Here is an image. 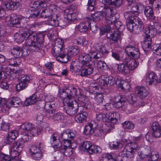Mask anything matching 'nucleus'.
Instances as JSON below:
<instances>
[{
	"instance_id": "1",
	"label": "nucleus",
	"mask_w": 161,
	"mask_h": 161,
	"mask_svg": "<svg viewBox=\"0 0 161 161\" xmlns=\"http://www.w3.org/2000/svg\"><path fill=\"white\" fill-rule=\"evenodd\" d=\"M14 37L18 42H22L25 40L26 45L30 47L29 49L32 52L40 51L44 45L45 37L44 34L40 33L37 35L31 29L21 30L20 34L15 33Z\"/></svg>"
},
{
	"instance_id": "2",
	"label": "nucleus",
	"mask_w": 161,
	"mask_h": 161,
	"mask_svg": "<svg viewBox=\"0 0 161 161\" xmlns=\"http://www.w3.org/2000/svg\"><path fill=\"white\" fill-rule=\"evenodd\" d=\"M63 44L62 42L57 44L56 43L52 48L51 53L58 61L65 63L68 62V56L64 53L63 50Z\"/></svg>"
},
{
	"instance_id": "3",
	"label": "nucleus",
	"mask_w": 161,
	"mask_h": 161,
	"mask_svg": "<svg viewBox=\"0 0 161 161\" xmlns=\"http://www.w3.org/2000/svg\"><path fill=\"white\" fill-rule=\"evenodd\" d=\"M67 103L64 105V108L66 114L72 115L76 114L78 109V104L75 99L67 101Z\"/></svg>"
},
{
	"instance_id": "4",
	"label": "nucleus",
	"mask_w": 161,
	"mask_h": 161,
	"mask_svg": "<svg viewBox=\"0 0 161 161\" xmlns=\"http://www.w3.org/2000/svg\"><path fill=\"white\" fill-rule=\"evenodd\" d=\"M127 28L131 32L134 34H138L144 29V26L143 22L140 19V20L138 22H127Z\"/></svg>"
},
{
	"instance_id": "5",
	"label": "nucleus",
	"mask_w": 161,
	"mask_h": 161,
	"mask_svg": "<svg viewBox=\"0 0 161 161\" xmlns=\"http://www.w3.org/2000/svg\"><path fill=\"white\" fill-rule=\"evenodd\" d=\"M125 51L128 56L132 58L136 59L140 57V53L138 49L132 45H129L126 46Z\"/></svg>"
},
{
	"instance_id": "6",
	"label": "nucleus",
	"mask_w": 161,
	"mask_h": 161,
	"mask_svg": "<svg viewBox=\"0 0 161 161\" xmlns=\"http://www.w3.org/2000/svg\"><path fill=\"white\" fill-rule=\"evenodd\" d=\"M74 133L69 130H66L62 133L61 137L64 142V144H66L67 146H69L70 144H72L71 141L75 136Z\"/></svg>"
},
{
	"instance_id": "7",
	"label": "nucleus",
	"mask_w": 161,
	"mask_h": 161,
	"mask_svg": "<svg viewBox=\"0 0 161 161\" xmlns=\"http://www.w3.org/2000/svg\"><path fill=\"white\" fill-rule=\"evenodd\" d=\"M79 104L86 109H91L93 108V104L90 102L85 96L80 94L78 97Z\"/></svg>"
},
{
	"instance_id": "8",
	"label": "nucleus",
	"mask_w": 161,
	"mask_h": 161,
	"mask_svg": "<svg viewBox=\"0 0 161 161\" xmlns=\"http://www.w3.org/2000/svg\"><path fill=\"white\" fill-rule=\"evenodd\" d=\"M77 96V90L75 88H73L71 90L66 89L61 94V97L67 101L70 99H74L73 97Z\"/></svg>"
},
{
	"instance_id": "9",
	"label": "nucleus",
	"mask_w": 161,
	"mask_h": 161,
	"mask_svg": "<svg viewBox=\"0 0 161 161\" xmlns=\"http://www.w3.org/2000/svg\"><path fill=\"white\" fill-rule=\"evenodd\" d=\"M30 136L29 133H27L23 135L21 138H19L15 141V148L19 147V150L20 151L22 148H23L24 146L25 142L28 141L29 139H31L29 137H31V136Z\"/></svg>"
},
{
	"instance_id": "10",
	"label": "nucleus",
	"mask_w": 161,
	"mask_h": 161,
	"mask_svg": "<svg viewBox=\"0 0 161 161\" xmlns=\"http://www.w3.org/2000/svg\"><path fill=\"white\" fill-rule=\"evenodd\" d=\"M24 50H25L26 52L25 49H23L20 47L16 46L13 47L11 49V52L14 57L19 58L22 56H25L27 55L28 54L25 52Z\"/></svg>"
},
{
	"instance_id": "11",
	"label": "nucleus",
	"mask_w": 161,
	"mask_h": 161,
	"mask_svg": "<svg viewBox=\"0 0 161 161\" xmlns=\"http://www.w3.org/2000/svg\"><path fill=\"white\" fill-rule=\"evenodd\" d=\"M45 21V24L53 26H57L58 25L59 21L61 20V17L58 14H53L51 17L48 18Z\"/></svg>"
},
{
	"instance_id": "12",
	"label": "nucleus",
	"mask_w": 161,
	"mask_h": 161,
	"mask_svg": "<svg viewBox=\"0 0 161 161\" xmlns=\"http://www.w3.org/2000/svg\"><path fill=\"white\" fill-rule=\"evenodd\" d=\"M6 21L9 22L10 26H14L17 25H19L20 23V19L18 16L14 14H12L5 17Z\"/></svg>"
},
{
	"instance_id": "13",
	"label": "nucleus",
	"mask_w": 161,
	"mask_h": 161,
	"mask_svg": "<svg viewBox=\"0 0 161 161\" xmlns=\"http://www.w3.org/2000/svg\"><path fill=\"white\" fill-rule=\"evenodd\" d=\"M136 91L137 95L142 99L146 97L149 92V88L144 86H137Z\"/></svg>"
},
{
	"instance_id": "14",
	"label": "nucleus",
	"mask_w": 161,
	"mask_h": 161,
	"mask_svg": "<svg viewBox=\"0 0 161 161\" xmlns=\"http://www.w3.org/2000/svg\"><path fill=\"white\" fill-rule=\"evenodd\" d=\"M106 36L108 39L114 42H116L118 40L121 39V32L118 31H114V33L112 31V32L107 33Z\"/></svg>"
},
{
	"instance_id": "15",
	"label": "nucleus",
	"mask_w": 161,
	"mask_h": 161,
	"mask_svg": "<svg viewBox=\"0 0 161 161\" xmlns=\"http://www.w3.org/2000/svg\"><path fill=\"white\" fill-rule=\"evenodd\" d=\"M146 76V82L149 85H155L158 82V80H157V76L154 73H147Z\"/></svg>"
},
{
	"instance_id": "16",
	"label": "nucleus",
	"mask_w": 161,
	"mask_h": 161,
	"mask_svg": "<svg viewBox=\"0 0 161 161\" xmlns=\"http://www.w3.org/2000/svg\"><path fill=\"white\" fill-rule=\"evenodd\" d=\"M118 71L124 75H128L131 71L128 63H122L118 65Z\"/></svg>"
},
{
	"instance_id": "17",
	"label": "nucleus",
	"mask_w": 161,
	"mask_h": 161,
	"mask_svg": "<svg viewBox=\"0 0 161 161\" xmlns=\"http://www.w3.org/2000/svg\"><path fill=\"white\" fill-rule=\"evenodd\" d=\"M58 134L53 133L51 135L50 138V142L54 147L56 148L59 149L60 151L62 149V147L63 146L58 139H57Z\"/></svg>"
},
{
	"instance_id": "18",
	"label": "nucleus",
	"mask_w": 161,
	"mask_h": 161,
	"mask_svg": "<svg viewBox=\"0 0 161 161\" xmlns=\"http://www.w3.org/2000/svg\"><path fill=\"white\" fill-rule=\"evenodd\" d=\"M85 68L81 70L80 75L82 76H86L92 74L94 71V65L92 64H86L84 65Z\"/></svg>"
},
{
	"instance_id": "19",
	"label": "nucleus",
	"mask_w": 161,
	"mask_h": 161,
	"mask_svg": "<svg viewBox=\"0 0 161 161\" xmlns=\"http://www.w3.org/2000/svg\"><path fill=\"white\" fill-rule=\"evenodd\" d=\"M21 129L26 130L29 133L30 136H34V132L36 131V129H35L32 124L29 122L25 123L20 126Z\"/></svg>"
},
{
	"instance_id": "20",
	"label": "nucleus",
	"mask_w": 161,
	"mask_h": 161,
	"mask_svg": "<svg viewBox=\"0 0 161 161\" xmlns=\"http://www.w3.org/2000/svg\"><path fill=\"white\" fill-rule=\"evenodd\" d=\"M50 2V0H41L40 2H34L32 7L35 9L39 8H42V9H46L49 5Z\"/></svg>"
},
{
	"instance_id": "21",
	"label": "nucleus",
	"mask_w": 161,
	"mask_h": 161,
	"mask_svg": "<svg viewBox=\"0 0 161 161\" xmlns=\"http://www.w3.org/2000/svg\"><path fill=\"white\" fill-rule=\"evenodd\" d=\"M66 145V144H64L63 146L62 147V149L60 151L61 152L64 153V154L61 153H58V155L59 156L63 155L64 154L66 156L69 157L73 153L71 148H73V147H72V144H70L69 146H67Z\"/></svg>"
},
{
	"instance_id": "22",
	"label": "nucleus",
	"mask_w": 161,
	"mask_h": 161,
	"mask_svg": "<svg viewBox=\"0 0 161 161\" xmlns=\"http://www.w3.org/2000/svg\"><path fill=\"white\" fill-rule=\"evenodd\" d=\"M124 16L125 19L128 20V22H136V20L138 22L139 20H140V18L135 16V14L130 11L125 12L124 14Z\"/></svg>"
},
{
	"instance_id": "23",
	"label": "nucleus",
	"mask_w": 161,
	"mask_h": 161,
	"mask_svg": "<svg viewBox=\"0 0 161 161\" xmlns=\"http://www.w3.org/2000/svg\"><path fill=\"white\" fill-rule=\"evenodd\" d=\"M104 5H112L116 8L121 6L123 4V0H102Z\"/></svg>"
},
{
	"instance_id": "24",
	"label": "nucleus",
	"mask_w": 161,
	"mask_h": 161,
	"mask_svg": "<svg viewBox=\"0 0 161 161\" xmlns=\"http://www.w3.org/2000/svg\"><path fill=\"white\" fill-rule=\"evenodd\" d=\"M120 114L118 113H108V122L116 124L120 119Z\"/></svg>"
},
{
	"instance_id": "25",
	"label": "nucleus",
	"mask_w": 161,
	"mask_h": 161,
	"mask_svg": "<svg viewBox=\"0 0 161 161\" xmlns=\"http://www.w3.org/2000/svg\"><path fill=\"white\" fill-rule=\"evenodd\" d=\"M144 13L148 19L152 20L155 18L153 11L150 6H147L145 7Z\"/></svg>"
},
{
	"instance_id": "26",
	"label": "nucleus",
	"mask_w": 161,
	"mask_h": 161,
	"mask_svg": "<svg viewBox=\"0 0 161 161\" xmlns=\"http://www.w3.org/2000/svg\"><path fill=\"white\" fill-rule=\"evenodd\" d=\"M91 54V55L87 53H82L80 55L79 58L83 65L89 64V62L91 61L93 56L92 54Z\"/></svg>"
},
{
	"instance_id": "27",
	"label": "nucleus",
	"mask_w": 161,
	"mask_h": 161,
	"mask_svg": "<svg viewBox=\"0 0 161 161\" xmlns=\"http://www.w3.org/2000/svg\"><path fill=\"white\" fill-rule=\"evenodd\" d=\"M2 6L4 9H7L14 10L17 8L16 3L15 1H11L9 2L3 3Z\"/></svg>"
},
{
	"instance_id": "28",
	"label": "nucleus",
	"mask_w": 161,
	"mask_h": 161,
	"mask_svg": "<svg viewBox=\"0 0 161 161\" xmlns=\"http://www.w3.org/2000/svg\"><path fill=\"white\" fill-rule=\"evenodd\" d=\"M145 33L147 37H153L157 34V30L154 26H151L146 28Z\"/></svg>"
},
{
	"instance_id": "29",
	"label": "nucleus",
	"mask_w": 161,
	"mask_h": 161,
	"mask_svg": "<svg viewBox=\"0 0 161 161\" xmlns=\"http://www.w3.org/2000/svg\"><path fill=\"white\" fill-rule=\"evenodd\" d=\"M151 127L155 136L159 137L161 135V130L158 124L156 122L153 123Z\"/></svg>"
},
{
	"instance_id": "30",
	"label": "nucleus",
	"mask_w": 161,
	"mask_h": 161,
	"mask_svg": "<svg viewBox=\"0 0 161 161\" xmlns=\"http://www.w3.org/2000/svg\"><path fill=\"white\" fill-rule=\"evenodd\" d=\"M135 152H133V150L130 149L129 146H126L122 152V154L123 155L125 158H132L134 156V154Z\"/></svg>"
},
{
	"instance_id": "31",
	"label": "nucleus",
	"mask_w": 161,
	"mask_h": 161,
	"mask_svg": "<svg viewBox=\"0 0 161 161\" xmlns=\"http://www.w3.org/2000/svg\"><path fill=\"white\" fill-rule=\"evenodd\" d=\"M39 100V98L37 97L36 94H34L25 100V104L26 106L34 104L38 101Z\"/></svg>"
},
{
	"instance_id": "32",
	"label": "nucleus",
	"mask_w": 161,
	"mask_h": 161,
	"mask_svg": "<svg viewBox=\"0 0 161 161\" xmlns=\"http://www.w3.org/2000/svg\"><path fill=\"white\" fill-rule=\"evenodd\" d=\"M9 108L10 107H17L21 104V100L17 97H14L10 98L8 101Z\"/></svg>"
},
{
	"instance_id": "33",
	"label": "nucleus",
	"mask_w": 161,
	"mask_h": 161,
	"mask_svg": "<svg viewBox=\"0 0 161 161\" xmlns=\"http://www.w3.org/2000/svg\"><path fill=\"white\" fill-rule=\"evenodd\" d=\"M15 143L14 142L13 144V146L11 149L10 155L12 158V159L16 160V159L18 160L19 159V158L17 156H19V153L22 152L23 148H22L21 151H19V147H17L15 149Z\"/></svg>"
},
{
	"instance_id": "34",
	"label": "nucleus",
	"mask_w": 161,
	"mask_h": 161,
	"mask_svg": "<svg viewBox=\"0 0 161 161\" xmlns=\"http://www.w3.org/2000/svg\"><path fill=\"white\" fill-rule=\"evenodd\" d=\"M96 49L103 56H107L109 52L106 49L104 45L101 43H97L95 45Z\"/></svg>"
},
{
	"instance_id": "35",
	"label": "nucleus",
	"mask_w": 161,
	"mask_h": 161,
	"mask_svg": "<svg viewBox=\"0 0 161 161\" xmlns=\"http://www.w3.org/2000/svg\"><path fill=\"white\" fill-rule=\"evenodd\" d=\"M99 9L102 12L103 15V17L109 16L111 15V7L106 6L105 5L100 6Z\"/></svg>"
},
{
	"instance_id": "36",
	"label": "nucleus",
	"mask_w": 161,
	"mask_h": 161,
	"mask_svg": "<svg viewBox=\"0 0 161 161\" xmlns=\"http://www.w3.org/2000/svg\"><path fill=\"white\" fill-rule=\"evenodd\" d=\"M152 40L150 37H147L144 41L143 45V49L144 51H149L151 49L152 45Z\"/></svg>"
},
{
	"instance_id": "37",
	"label": "nucleus",
	"mask_w": 161,
	"mask_h": 161,
	"mask_svg": "<svg viewBox=\"0 0 161 161\" xmlns=\"http://www.w3.org/2000/svg\"><path fill=\"white\" fill-rule=\"evenodd\" d=\"M90 23L88 21L81 23L79 25V31L81 32H85L89 29Z\"/></svg>"
},
{
	"instance_id": "38",
	"label": "nucleus",
	"mask_w": 161,
	"mask_h": 161,
	"mask_svg": "<svg viewBox=\"0 0 161 161\" xmlns=\"http://www.w3.org/2000/svg\"><path fill=\"white\" fill-rule=\"evenodd\" d=\"M68 54L69 55H76L80 51L78 47L76 46H69L68 49Z\"/></svg>"
},
{
	"instance_id": "39",
	"label": "nucleus",
	"mask_w": 161,
	"mask_h": 161,
	"mask_svg": "<svg viewBox=\"0 0 161 161\" xmlns=\"http://www.w3.org/2000/svg\"><path fill=\"white\" fill-rule=\"evenodd\" d=\"M87 115L88 114L86 112H83L76 115L75 116V119L77 122L81 123L86 119Z\"/></svg>"
},
{
	"instance_id": "40",
	"label": "nucleus",
	"mask_w": 161,
	"mask_h": 161,
	"mask_svg": "<svg viewBox=\"0 0 161 161\" xmlns=\"http://www.w3.org/2000/svg\"><path fill=\"white\" fill-rule=\"evenodd\" d=\"M118 19L119 17L117 18L116 21L113 22L114 23L112 25L115 26V28L117 31L121 32L125 29V27L124 25L122 24L121 22L118 20Z\"/></svg>"
},
{
	"instance_id": "41",
	"label": "nucleus",
	"mask_w": 161,
	"mask_h": 161,
	"mask_svg": "<svg viewBox=\"0 0 161 161\" xmlns=\"http://www.w3.org/2000/svg\"><path fill=\"white\" fill-rule=\"evenodd\" d=\"M84 132L87 135L93 134L94 132L93 124L90 123H87L85 126Z\"/></svg>"
},
{
	"instance_id": "42",
	"label": "nucleus",
	"mask_w": 161,
	"mask_h": 161,
	"mask_svg": "<svg viewBox=\"0 0 161 161\" xmlns=\"http://www.w3.org/2000/svg\"><path fill=\"white\" fill-rule=\"evenodd\" d=\"M49 109L46 110L45 112V114L47 117L55 113L57 106L54 103H51L49 105Z\"/></svg>"
},
{
	"instance_id": "43",
	"label": "nucleus",
	"mask_w": 161,
	"mask_h": 161,
	"mask_svg": "<svg viewBox=\"0 0 161 161\" xmlns=\"http://www.w3.org/2000/svg\"><path fill=\"white\" fill-rule=\"evenodd\" d=\"M119 87L122 90L125 91H129L130 88V85L128 82L124 80H121L119 83H118Z\"/></svg>"
},
{
	"instance_id": "44",
	"label": "nucleus",
	"mask_w": 161,
	"mask_h": 161,
	"mask_svg": "<svg viewBox=\"0 0 161 161\" xmlns=\"http://www.w3.org/2000/svg\"><path fill=\"white\" fill-rule=\"evenodd\" d=\"M50 120H53L54 121H58L60 120L63 118V116L62 113L58 112L55 114H51L47 116Z\"/></svg>"
},
{
	"instance_id": "45",
	"label": "nucleus",
	"mask_w": 161,
	"mask_h": 161,
	"mask_svg": "<svg viewBox=\"0 0 161 161\" xmlns=\"http://www.w3.org/2000/svg\"><path fill=\"white\" fill-rule=\"evenodd\" d=\"M0 108L2 111L8 109V101L7 102L5 99L0 97Z\"/></svg>"
},
{
	"instance_id": "46",
	"label": "nucleus",
	"mask_w": 161,
	"mask_h": 161,
	"mask_svg": "<svg viewBox=\"0 0 161 161\" xmlns=\"http://www.w3.org/2000/svg\"><path fill=\"white\" fill-rule=\"evenodd\" d=\"M42 12L41 13V17L43 18H49L51 17L52 15L53 14L51 12V11L48 10L47 8L46 9L43 8L41 10Z\"/></svg>"
},
{
	"instance_id": "47",
	"label": "nucleus",
	"mask_w": 161,
	"mask_h": 161,
	"mask_svg": "<svg viewBox=\"0 0 161 161\" xmlns=\"http://www.w3.org/2000/svg\"><path fill=\"white\" fill-rule=\"evenodd\" d=\"M109 146L114 149H117L122 146V144L120 141L116 140L110 142Z\"/></svg>"
},
{
	"instance_id": "48",
	"label": "nucleus",
	"mask_w": 161,
	"mask_h": 161,
	"mask_svg": "<svg viewBox=\"0 0 161 161\" xmlns=\"http://www.w3.org/2000/svg\"><path fill=\"white\" fill-rule=\"evenodd\" d=\"M91 17L92 18V20L95 22L99 21L103 17L102 12H101V11L92 14Z\"/></svg>"
},
{
	"instance_id": "49",
	"label": "nucleus",
	"mask_w": 161,
	"mask_h": 161,
	"mask_svg": "<svg viewBox=\"0 0 161 161\" xmlns=\"http://www.w3.org/2000/svg\"><path fill=\"white\" fill-rule=\"evenodd\" d=\"M19 79V81L26 83L31 82L32 80V77L25 75H20Z\"/></svg>"
},
{
	"instance_id": "50",
	"label": "nucleus",
	"mask_w": 161,
	"mask_h": 161,
	"mask_svg": "<svg viewBox=\"0 0 161 161\" xmlns=\"http://www.w3.org/2000/svg\"><path fill=\"white\" fill-rule=\"evenodd\" d=\"M96 119L97 120L103 122H108V113L106 114L101 113L96 114Z\"/></svg>"
},
{
	"instance_id": "51",
	"label": "nucleus",
	"mask_w": 161,
	"mask_h": 161,
	"mask_svg": "<svg viewBox=\"0 0 161 161\" xmlns=\"http://www.w3.org/2000/svg\"><path fill=\"white\" fill-rule=\"evenodd\" d=\"M103 127L104 130V133L105 134L108 132H110L111 130L114 128V125L109 123L104 124L103 125Z\"/></svg>"
},
{
	"instance_id": "52",
	"label": "nucleus",
	"mask_w": 161,
	"mask_h": 161,
	"mask_svg": "<svg viewBox=\"0 0 161 161\" xmlns=\"http://www.w3.org/2000/svg\"><path fill=\"white\" fill-rule=\"evenodd\" d=\"M106 23L111 25H113V23L117 19V17L115 15H110L109 16H107L104 17Z\"/></svg>"
},
{
	"instance_id": "53",
	"label": "nucleus",
	"mask_w": 161,
	"mask_h": 161,
	"mask_svg": "<svg viewBox=\"0 0 161 161\" xmlns=\"http://www.w3.org/2000/svg\"><path fill=\"white\" fill-rule=\"evenodd\" d=\"M19 81V82L16 86V90L18 92L25 89L28 86L27 83L23 82L21 81Z\"/></svg>"
},
{
	"instance_id": "54",
	"label": "nucleus",
	"mask_w": 161,
	"mask_h": 161,
	"mask_svg": "<svg viewBox=\"0 0 161 161\" xmlns=\"http://www.w3.org/2000/svg\"><path fill=\"white\" fill-rule=\"evenodd\" d=\"M131 71L136 68L138 64V62L136 60L132 59L129 63H127Z\"/></svg>"
},
{
	"instance_id": "55",
	"label": "nucleus",
	"mask_w": 161,
	"mask_h": 161,
	"mask_svg": "<svg viewBox=\"0 0 161 161\" xmlns=\"http://www.w3.org/2000/svg\"><path fill=\"white\" fill-rule=\"evenodd\" d=\"M91 142L88 141L82 142L80 144V148L82 150H86L87 151L91 146Z\"/></svg>"
},
{
	"instance_id": "56",
	"label": "nucleus",
	"mask_w": 161,
	"mask_h": 161,
	"mask_svg": "<svg viewBox=\"0 0 161 161\" xmlns=\"http://www.w3.org/2000/svg\"><path fill=\"white\" fill-rule=\"evenodd\" d=\"M103 97L104 96L102 93H99L96 95L94 99L97 103L101 104L103 102Z\"/></svg>"
},
{
	"instance_id": "57",
	"label": "nucleus",
	"mask_w": 161,
	"mask_h": 161,
	"mask_svg": "<svg viewBox=\"0 0 161 161\" xmlns=\"http://www.w3.org/2000/svg\"><path fill=\"white\" fill-rule=\"evenodd\" d=\"M122 125L125 129H132L134 127V125L131 121H125L122 123Z\"/></svg>"
},
{
	"instance_id": "58",
	"label": "nucleus",
	"mask_w": 161,
	"mask_h": 161,
	"mask_svg": "<svg viewBox=\"0 0 161 161\" xmlns=\"http://www.w3.org/2000/svg\"><path fill=\"white\" fill-rule=\"evenodd\" d=\"M29 151L31 154H35L41 152L40 148L35 145H32L30 147Z\"/></svg>"
},
{
	"instance_id": "59",
	"label": "nucleus",
	"mask_w": 161,
	"mask_h": 161,
	"mask_svg": "<svg viewBox=\"0 0 161 161\" xmlns=\"http://www.w3.org/2000/svg\"><path fill=\"white\" fill-rule=\"evenodd\" d=\"M101 89V87L97 86H91L89 87V89L90 92L95 94L99 93L98 91Z\"/></svg>"
},
{
	"instance_id": "60",
	"label": "nucleus",
	"mask_w": 161,
	"mask_h": 161,
	"mask_svg": "<svg viewBox=\"0 0 161 161\" xmlns=\"http://www.w3.org/2000/svg\"><path fill=\"white\" fill-rule=\"evenodd\" d=\"M153 50L154 53L156 55H161V43L157 44L153 47Z\"/></svg>"
},
{
	"instance_id": "61",
	"label": "nucleus",
	"mask_w": 161,
	"mask_h": 161,
	"mask_svg": "<svg viewBox=\"0 0 161 161\" xmlns=\"http://www.w3.org/2000/svg\"><path fill=\"white\" fill-rule=\"evenodd\" d=\"M138 100L136 95L134 94H131L128 97V101L132 105L135 103H136Z\"/></svg>"
},
{
	"instance_id": "62",
	"label": "nucleus",
	"mask_w": 161,
	"mask_h": 161,
	"mask_svg": "<svg viewBox=\"0 0 161 161\" xmlns=\"http://www.w3.org/2000/svg\"><path fill=\"white\" fill-rule=\"evenodd\" d=\"M38 101V103L35 105V106L38 107L36 108L37 109H44L45 108L46 103L45 101L44 100H41L39 98V100Z\"/></svg>"
},
{
	"instance_id": "63",
	"label": "nucleus",
	"mask_w": 161,
	"mask_h": 161,
	"mask_svg": "<svg viewBox=\"0 0 161 161\" xmlns=\"http://www.w3.org/2000/svg\"><path fill=\"white\" fill-rule=\"evenodd\" d=\"M148 155L144 154L142 152H139L136 159L137 161H143L147 158Z\"/></svg>"
},
{
	"instance_id": "64",
	"label": "nucleus",
	"mask_w": 161,
	"mask_h": 161,
	"mask_svg": "<svg viewBox=\"0 0 161 161\" xmlns=\"http://www.w3.org/2000/svg\"><path fill=\"white\" fill-rule=\"evenodd\" d=\"M48 7L47 8L51 11V12L54 14H57V9L58 6L54 4H50L48 6Z\"/></svg>"
}]
</instances>
